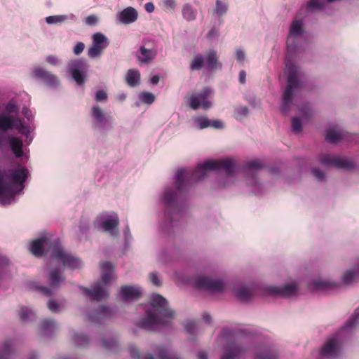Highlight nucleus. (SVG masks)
<instances>
[{"label":"nucleus","mask_w":359,"mask_h":359,"mask_svg":"<svg viewBox=\"0 0 359 359\" xmlns=\"http://www.w3.org/2000/svg\"><path fill=\"white\" fill-rule=\"evenodd\" d=\"M212 170L224 172V176L218 182L219 188L234 184L236 163L231 158L208 161L198 164L193 171L187 169L177 170L174 182L165 187L161 196V201L165 206L163 212L158 215V227L162 232L168 233L179 225L184 212L183 202L191 185L203 180Z\"/></svg>","instance_id":"nucleus-1"},{"label":"nucleus","mask_w":359,"mask_h":359,"mask_svg":"<svg viewBox=\"0 0 359 359\" xmlns=\"http://www.w3.org/2000/svg\"><path fill=\"white\" fill-rule=\"evenodd\" d=\"M305 39L304 20L294 18L292 22L287 39V52L293 55L302 49V43ZM285 76L287 80L286 87L283 93L280 109L287 114L295 104L299 90L304 87L306 77L300 67L289 58H285Z\"/></svg>","instance_id":"nucleus-2"},{"label":"nucleus","mask_w":359,"mask_h":359,"mask_svg":"<svg viewBox=\"0 0 359 359\" xmlns=\"http://www.w3.org/2000/svg\"><path fill=\"white\" fill-rule=\"evenodd\" d=\"M29 251L37 257H41L45 251L50 252L51 264L60 262L71 270L81 269L83 266V262L79 257L65 251L59 239L52 236L46 234L33 240L30 243Z\"/></svg>","instance_id":"nucleus-3"},{"label":"nucleus","mask_w":359,"mask_h":359,"mask_svg":"<svg viewBox=\"0 0 359 359\" xmlns=\"http://www.w3.org/2000/svg\"><path fill=\"white\" fill-rule=\"evenodd\" d=\"M28 170L20 165L15 168L0 169V203L9 205L15 203L23 194Z\"/></svg>","instance_id":"nucleus-4"},{"label":"nucleus","mask_w":359,"mask_h":359,"mask_svg":"<svg viewBox=\"0 0 359 359\" xmlns=\"http://www.w3.org/2000/svg\"><path fill=\"white\" fill-rule=\"evenodd\" d=\"M248 334L243 330L223 328L220 334L223 351L221 359H241L243 357L252 347Z\"/></svg>","instance_id":"nucleus-5"},{"label":"nucleus","mask_w":359,"mask_h":359,"mask_svg":"<svg viewBox=\"0 0 359 359\" xmlns=\"http://www.w3.org/2000/svg\"><path fill=\"white\" fill-rule=\"evenodd\" d=\"M150 306L137 325L144 330H154L158 325H168L175 318V312L169 308L168 301L158 294L150 297Z\"/></svg>","instance_id":"nucleus-6"},{"label":"nucleus","mask_w":359,"mask_h":359,"mask_svg":"<svg viewBox=\"0 0 359 359\" xmlns=\"http://www.w3.org/2000/svg\"><path fill=\"white\" fill-rule=\"evenodd\" d=\"M20 108L14 100H9L4 107L0 113V147L3 145L2 134L14 129L26 137V142L29 144L32 138L29 136L32 130L30 125H27L18 116Z\"/></svg>","instance_id":"nucleus-7"},{"label":"nucleus","mask_w":359,"mask_h":359,"mask_svg":"<svg viewBox=\"0 0 359 359\" xmlns=\"http://www.w3.org/2000/svg\"><path fill=\"white\" fill-rule=\"evenodd\" d=\"M358 319L359 313L355 311L339 332L325 343L320 351L322 358L332 359L337 358L341 354V341L352 333L358 324Z\"/></svg>","instance_id":"nucleus-8"},{"label":"nucleus","mask_w":359,"mask_h":359,"mask_svg":"<svg viewBox=\"0 0 359 359\" xmlns=\"http://www.w3.org/2000/svg\"><path fill=\"white\" fill-rule=\"evenodd\" d=\"M102 278L91 285V289L80 286L83 294L86 297L94 301H101L108 297L109 284L112 278L113 266L110 262H105L101 264Z\"/></svg>","instance_id":"nucleus-9"},{"label":"nucleus","mask_w":359,"mask_h":359,"mask_svg":"<svg viewBox=\"0 0 359 359\" xmlns=\"http://www.w3.org/2000/svg\"><path fill=\"white\" fill-rule=\"evenodd\" d=\"M264 167L259 160H253L245 163L243 168L245 183L250 191L255 194L263 193V185L259 181L258 172Z\"/></svg>","instance_id":"nucleus-10"},{"label":"nucleus","mask_w":359,"mask_h":359,"mask_svg":"<svg viewBox=\"0 0 359 359\" xmlns=\"http://www.w3.org/2000/svg\"><path fill=\"white\" fill-rule=\"evenodd\" d=\"M61 264L65 266L60 262H55L51 264V259L49 262L48 275L47 277L48 286H41L39 287V290L46 295H53L65 281V277L62 275V271L55 265ZM68 269H69L68 267Z\"/></svg>","instance_id":"nucleus-11"},{"label":"nucleus","mask_w":359,"mask_h":359,"mask_svg":"<svg viewBox=\"0 0 359 359\" xmlns=\"http://www.w3.org/2000/svg\"><path fill=\"white\" fill-rule=\"evenodd\" d=\"M194 285L197 289L205 290L211 294L223 292L226 286V283L223 279L210 276L195 278Z\"/></svg>","instance_id":"nucleus-12"},{"label":"nucleus","mask_w":359,"mask_h":359,"mask_svg":"<svg viewBox=\"0 0 359 359\" xmlns=\"http://www.w3.org/2000/svg\"><path fill=\"white\" fill-rule=\"evenodd\" d=\"M119 224L118 215L114 212H104L98 215L95 221V227L109 232L111 236L118 235L117 227Z\"/></svg>","instance_id":"nucleus-13"},{"label":"nucleus","mask_w":359,"mask_h":359,"mask_svg":"<svg viewBox=\"0 0 359 359\" xmlns=\"http://www.w3.org/2000/svg\"><path fill=\"white\" fill-rule=\"evenodd\" d=\"M91 115L93 118L94 128L97 131L104 134L112 129V116L105 114L98 105L93 106Z\"/></svg>","instance_id":"nucleus-14"},{"label":"nucleus","mask_w":359,"mask_h":359,"mask_svg":"<svg viewBox=\"0 0 359 359\" xmlns=\"http://www.w3.org/2000/svg\"><path fill=\"white\" fill-rule=\"evenodd\" d=\"M320 161L325 166H334L344 170H353L356 167L355 162L351 158L339 156L324 154L320 156Z\"/></svg>","instance_id":"nucleus-15"},{"label":"nucleus","mask_w":359,"mask_h":359,"mask_svg":"<svg viewBox=\"0 0 359 359\" xmlns=\"http://www.w3.org/2000/svg\"><path fill=\"white\" fill-rule=\"evenodd\" d=\"M109 45L108 38L101 32H96L92 36V44L88 49V55L90 58L100 57L104 50Z\"/></svg>","instance_id":"nucleus-16"},{"label":"nucleus","mask_w":359,"mask_h":359,"mask_svg":"<svg viewBox=\"0 0 359 359\" xmlns=\"http://www.w3.org/2000/svg\"><path fill=\"white\" fill-rule=\"evenodd\" d=\"M158 51L149 41H143L142 44L135 53L137 60L140 65L151 63L156 57Z\"/></svg>","instance_id":"nucleus-17"},{"label":"nucleus","mask_w":359,"mask_h":359,"mask_svg":"<svg viewBox=\"0 0 359 359\" xmlns=\"http://www.w3.org/2000/svg\"><path fill=\"white\" fill-rule=\"evenodd\" d=\"M86 69V62L81 59H75L71 60L67 64L68 72L72 75L73 79L79 86H82L85 83Z\"/></svg>","instance_id":"nucleus-18"},{"label":"nucleus","mask_w":359,"mask_h":359,"mask_svg":"<svg viewBox=\"0 0 359 359\" xmlns=\"http://www.w3.org/2000/svg\"><path fill=\"white\" fill-rule=\"evenodd\" d=\"M212 90L209 88H205L201 92L192 95L189 99V106L193 109H197L199 107L205 110L212 107L211 102L208 100Z\"/></svg>","instance_id":"nucleus-19"},{"label":"nucleus","mask_w":359,"mask_h":359,"mask_svg":"<svg viewBox=\"0 0 359 359\" xmlns=\"http://www.w3.org/2000/svg\"><path fill=\"white\" fill-rule=\"evenodd\" d=\"M299 283L297 280H292L282 286H271L268 288L269 293L284 297L296 296L298 293Z\"/></svg>","instance_id":"nucleus-20"},{"label":"nucleus","mask_w":359,"mask_h":359,"mask_svg":"<svg viewBox=\"0 0 359 359\" xmlns=\"http://www.w3.org/2000/svg\"><path fill=\"white\" fill-rule=\"evenodd\" d=\"M33 76L43 81L51 88H56L60 86V80L57 76L50 72L39 67H34L32 70Z\"/></svg>","instance_id":"nucleus-21"},{"label":"nucleus","mask_w":359,"mask_h":359,"mask_svg":"<svg viewBox=\"0 0 359 359\" xmlns=\"http://www.w3.org/2000/svg\"><path fill=\"white\" fill-rule=\"evenodd\" d=\"M114 314V311L107 306H100L97 309L92 310L88 313V318L93 323H102L109 318Z\"/></svg>","instance_id":"nucleus-22"},{"label":"nucleus","mask_w":359,"mask_h":359,"mask_svg":"<svg viewBox=\"0 0 359 359\" xmlns=\"http://www.w3.org/2000/svg\"><path fill=\"white\" fill-rule=\"evenodd\" d=\"M229 4L228 0H215V6L212 9V17L219 25L222 24V18L228 13Z\"/></svg>","instance_id":"nucleus-23"},{"label":"nucleus","mask_w":359,"mask_h":359,"mask_svg":"<svg viewBox=\"0 0 359 359\" xmlns=\"http://www.w3.org/2000/svg\"><path fill=\"white\" fill-rule=\"evenodd\" d=\"M254 285L239 283L236 285L233 292L236 297L242 302L248 301L253 296Z\"/></svg>","instance_id":"nucleus-24"},{"label":"nucleus","mask_w":359,"mask_h":359,"mask_svg":"<svg viewBox=\"0 0 359 359\" xmlns=\"http://www.w3.org/2000/svg\"><path fill=\"white\" fill-rule=\"evenodd\" d=\"M142 290L138 286L124 285L121 287L119 295L123 302H131L139 299Z\"/></svg>","instance_id":"nucleus-25"},{"label":"nucleus","mask_w":359,"mask_h":359,"mask_svg":"<svg viewBox=\"0 0 359 359\" xmlns=\"http://www.w3.org/2000/svg\"><path fill=\"white\" fill-rule=\"evenodd\" d=\"M338 283L327 280L316 279L309 283V287L315 291H326L337 287Z\"/></svg>","instance_id":"nucleus-26"},{"label":"nucleus","mask_w":359,"mask_h":359,"mask_svg":"<svg viewBox=\"0 0 359 359\" xmlns=\"http://www.w3.org/2000/svg\"><path fill=\"white\" fill-rule=\"evenodd\" d=\"M137 12L133 7H128L117 14V18L120 23L128 25L134 22L137 19Z\"/></svg>","instance_id":"nucleus-27"},{"label":"nucleus","mask_w":359,"mask_h":359,"mask_svg":"<svg viewBox=\"0 0 359 359\" xmlns=\"http://www.w3.org/2000/svg\"><path fill=\"white\" fill-rule=\"evenodd\" d=\"M76 16L73 13L65 15H50L45 18V21L48 25H61L65 22H76Z\"/></svg>","instance_id":"nucleus-28"},{"label":"nucleus","mask_w":359,"mask_h":359,"mask_svg":"<svg viewBox=\"0 0 359 359\" xmlns=\"http://www.w3.org/2000/svg\"><path fill=\"white\" fill-rule=\"evenodd\" d=\"M58 328L56 321L52 319H46L40 325L39 334L43 337H48L53 334Z\"/></svg>","instance_id":"nucleus-29"},{"label":"nucleus","mask_w":359,"mask_h":359,"mask_svg":"<svg viewBox=\"0 0 359 359\" xmlns=\"http://www.w3.org/2000/svg\"><path fill=\"white\" fill-rule=\"evenodd\" d=\"M278 351L271 346H262L256 352L255 359H278Z\"/></svg>","instance_id":"nucleus-30"},{"label":"nucleus","mask_w":359,"mask_h":359,"mask_svg":"<svg viewBox=\"0 0 359 359\" xmlns=\"http://www.w3.org/2000/svg\"><path fill=\"white\" fill-rule=\"evenodd\" d=\"M344 138V132L337 128H328L325 133L326 141L332 144L338 143Z\"/></svg>","instance_id":"nucleus-31"},{"label":"nucleus","mask_w":359,"mask_h":359,"mask_svg":"<svg viewBox=\"0 0 359 359\" xmlns=\"http://www.w3.org/2000/svg\"><path fill=\"white\" fill-rule=\"evenodd\" d=\"M8 143L12 152L16 158L22 157L24 154L22 150L23 142L17 137L10 136L8 137Z\"/></svg>","instance_id":"nucleus-32"},{"label":"nucleus","mask_w":359,"mask_h":359,"mask_svg":"<svg viewBox=\"0 0 359 359\" xmlns=\"http://www.w3.org/2000/svg\"><path fill=\"white\" fill-rule=\"evenodd\" d=\"M100 344L105 349L115 351L118 348V338L114 335H107L100 339Z\"/></svg>","instance_id":"nucleus-33"},{"label":"nucleus","mask_w":359,"mask_h":359,"mask_svg":"<svg viewBox=\"0 0 359 359\" xmlns=\"http://www.w3.org/2000/svg\"><path fill=\"white\" fill-rule=\"evenodd\" d=\"M330 3L327 0H309L306 4V9L311 13L322 11Z\"/></svg>","instance_id":"nucleus-34"},{"label":"nucleus","mask_w":359,"mask_h":359,"mask_svg":"<svg viewBox=\"0 0 359 359\" xmlns=\"http://www.w3.org/2000/svg\"><path fill=\"white\" fill-rule=\"evenodd\" d=\"M140 81V73L137 69H129L126 74V82L130 87L137 86Z\"/></svg>","instance_id":"nucleus-35"},{"label":"nucleus","mask_w":359,"mask_h":359,"mask_svg":"<svg viewBox=\"0 0 359 359\" xmlns=\"http://www.w3.org/2000/svg\"><path fill=\"white\" fill-rule=\"evenodd\" d=\"M72 341L75 346L79 347H85L89 344V339L86 334L76 331L73 332Z\"/></svg>","instance_id":"nucleus-36"},{"label":"nucleus","mask_w":359,"mask_h":359,"mask_svg":"<svg viewBox=\"0 0 359 359\" xmlns=\"http://www.w3.org/2000/svg\"><path fill=\"white\" fill-rule=\"evenodd\" d=\"M19 316L24 323L32 322L36 318L35 312L31 308L26 306L21 308Z\"/></svg>","instance_id":"nucleus-37"},{"label":"nucleus","mask_w":359,"mask_h":359,"mask_svg":"<svg viewBox=\"0 0 359 359\" xmlns=\"http://www.w3.org/2000/svg\"><path fill=\"white\" fill-rule=\"evenodd\" d=\"M160 359H180L171 348L158 346L155 351Z\"/></svg>","instance_id":"nucleus-38"},{"label":"nucleus","mask_w":359,"mask_h":359,"mask_svg":"<svg viewBox=\"0 0 359 359\" xmlns=\"http://www.w3.org/2000/svg\"><path fill=\"white\" fill-rule=\"evenodd\" d=\"M13 346V342L11 339L6 340L0 348V359H9Z\"/></svg>","instance_id":"nucleus-39"},{"label":"nucleus","mask_w":359,"mask_h":359,"mask_svg":"<svg viewBox=\"0 0 359 359\" xmlns=\"http://www.w3.org/2000/svg\"><path fill=\"white\" fill-rule=\"evenodd\" d=\"M183 18L187 21H193L196 18V11L189 4H185L182 9Z\"/></svg>","instance_id":"nucleus-40"},{"label":"nucleus","mask_w":359,"mask_h":359,"mask_svg":"<svg viewBox=\"0 0 359 359\" xmlns=\"http://www.w3.org/2000/svg\"><path fill=\"white\" fill-rule=\"evenodd\" d=\"M217 53L215 50H210L206 55L205 60L207 67L209 69H214L217 67Z\"/></svg>","instance_id":"nucleus-41"},{"label":"nucleus","mask_w":359,"mask_h":359,"mask_svg":"<svg viewBox=\"0 0 359 359\" xmlns=\"http://www.w3.org/2000/svg\"><path fill=\"white\" fill-rule=\"evenodd\" d=\"M298 111L302 118L309 119L313 116L314 111L309 103H304L298 107Z\"/></svg>","instance_id":"nucleus-42"},{"label":"nucleus","mask_w":359,"mask_h":359,"mask_svg":"<svg viewBox=\"0 0 359 359\" xmlns=\"http://www.w3.org/2000/svg\"><path fill=\"white\" fill-rule=\"evenodd\" d=\"M205 59L203 56L201 54H197L194 55L191 64L190 69L191 70H200L204 66Z\"/></svg>","instance_id":"nucleus-43"},{"label":"nucleus","mask_w":359,"mask_h":359,"mask_svg":"<svg viewBox=\"0 0 359 359\" xmlns=\"http://www.w3.org/2000/svg\"><path fill=\"white\" fill-rule=\"evenodd\" d=\"M357 273V271L353 269L345 271L341 278L343 283L345 285L351 284L355 280Z\"/></svg>","instance_id":"nucleus-44"},{"label":"nucleus","mask_w":359,"mask_h":359,"mask_svg":"<svg viewBox=\"0 0 359 359\" xmlns=\"http://www.w3.org/2000/svg\"><path fill=\"white\" fill-rule=\"evenodd\" d=\"M249 114V109L246 106H239L235 109L234 117L238 121L245 118Z\"/></svg>","instance_id":"nucleus-45"},{"label":"nucleus","mask_w":359,"mask_h":359,"mask_svg":"<svg viewBox=\"0 0 359 359\" xmlns=\"http://www.w3.org/2000/svg\"><path fill=\"white\" fill-rule=\"evenodd\" d=\"M139 100L144 104L151 105L156 99L155 95L149 92H142L138 95Z\"/></svg>","instance_id":"nucleus-46"},{"label":"nucleus","mask_w":359,"mask_h":359,"mask_svg":"<svg viewBox=\"0 0 359 359\" xmlns=\"http://www.w3.org/2000/svg\"><path fill=\"white\" fill-rule=\"evenodd\" d=\"M194 121L197 124L198 129H204L210 126V120L205 116H198L194 118Z\"/></svg>","instance_id":"nucleus-47"},{"label":"nucleus","mask_w":359,"mask_h":359,"mask_svg":"<svg viewBox=\"0 0 359 359\" xmlns=\"http://www.w3.org/2000/svg\"><path fill=\"white\" fill-rule=\"evenodd\" d=\"M302 128V123L299 118L294 116L292 118V130L295 133H300Z\"/></svg>","instance_id":"nucleus-48"},{"label":"nucleus","mask_w":359,"mask_h":359,"mask_svg":"<svg viewBox=\"0 0 359 359\" xmlns=\"http://www.w3.org/2000/svg\"><path fill=\"white\" fill-rule=\"evenodd\" d=\"M163 7L164 11L172 13L176 8L175 0H163Z\"/></svg>","instance_id":"nucleus-49"},{"label":"nucleus","mask_w":359,"mask_h":359,"mask_svg":"<svg viewBox=\"0 0 359 359\" xmlns=\"http://www.w3.org/2000/svg\"><path fill=\"white\" fill-rule=\"evenodd\" d=\"M47 306L53 313H59L61 311L60 305L54 299H50L47 303Z\"/></svg>","instance_id":"nucleus-50"},{"label":"nucleus","mask_w":359,"mask_h":359,"mask_svg":"<svg viewBox=\"0 0 359 359\" xmlns=\"http://www.w3.org/2000/svg\"><path fill=\"white\" fill-rule=\"evenodd\" d=\"M123 231V235H124L125 245L126 247H128L133 241V235L130 232L128 224H127L124 227Z\"/></svg>","instance_id":"nucleus-51"},{"label":"nucleus","mask_w":359,"mask_h":359,"mask_svg":"<svg viewBox=\"0 0 359 359\" xmlns=\"http://www.w3.org/2000/svg\"><path fill=\"white\" fill-rule=\"evenodd\" d=\"M149 278L151 283L156 286L160 287L162 285V282L159 278L158 274L156 272H151L149 275Z\"/></svg>","instance_id":"nucleus-52"},{"label":"nucleus","mask_w":359,"mask_h":359,"mask_svg":"<svg viewBox=\"0 0 359 359\" xmlns=\"http://www.w3.org/2000/svg\"><path fill=\"white\" fill-rule=\"evenodd\" d=\"M235 57L239 63H243L246 60V53L243 48H238L235 51Z\"/></svg>","instance_id":"nucleus-53"},{"label":"nucleus","mask_w":359,"mask_h":359,"mask_svg":"<svg viewBox=\"0 0 359 359\" xmlns=\"http://www.w3.org/2000/svg\"><path fill=\"white\" fill-rule=\"evenodd\" d=\"M46 62L53 67L59 66L61 64L60 60L54 55H49L46 56Z\"/></svg>","instance_id":"nucleus-54"},{"label":"nucleus","mask_w":359,"mask_h":359,"mask_svg":"<svg viewBox=\"0 0 359 359\" xmlns=\"http://www.w3.org/2000/svg\"><path fill=\"white\" fill-rule=\"evenodd\" d=\"M311 171H312V173L313 174V175L316 177V179L319 181H323L325 177V175L324 173V172H323L321 170H320L319 168H313L311 169Z\"/></svg>","instance_id":"nucleus-55"},{"label":"nucleus","mask_w":359,"mask_h":359,"mask_svg":"<svg viewBox=\"0 0 359 359\" xmlns=\"http://www.w3.org/2000/svg\"><path fill=\"white\" fill-rule=\"evenodd\" d=\"M95 100L97 102H106L107 100V95L104 90H99L95 93Z\"/></svg>","instance_id":"nucleus-56"},{"label":"nucleus","mask_w":359,"mask_h":359,"mask_svg":"<svg viewBox=\"0 0 359 359\" xmlns=\"http://www.w3.org/2000/svg\"><path fill=\"white\" fill-rule=\"evenodd\" d=\"M85 22L87 25L93 26L98 22V18L95 15H90L86 18Z\"/></svg>","instance_id":"nucleus-57"},{"label":"nucleus","mask_w":359,"mask_h":359,"mask_svg":"<svg viewBox=\"0 0 359 359\" xmlns=\"http://www.w3.org/2000/svg\"><path fill=\"white\" fill-rule=\"evenodd\" d=\"M85 45L83 42H77L73 48L74 55H80L84 50Z\"/></svg>","instance_id":"nucleus-58"},{"label":"nucleus","mask_w":359,"mask_h":359,"mask_svg":"<svg viewBox=\"0 0 359 359\" xmlns=\"http://www.w3.org/2000/svg\"><path fill=\"white\" fill-rule=\"evenodd\" d=\"M129 352L133 358L139 359L140 358L139 351L137 347L132 345L129 346Z\"/></svg>","instance_id":"nucleus-59"},{"label":"nucleus","mask_w":359,"mask_h":359,"mask_svg":"<svg viewBox=\"0 0 359 359\" xmlns=\"http://www.w3.org/2000/svg\"><path fill=\"white\" fill-rule=\"evenodd\" d=\"M90 228L89 222L88 221L81 222L79 229L81 233H86L88 231Z\"/></svg>","instance_id":"nucleus-60"},{"label":"nucleus","mask_w":359,"mask_h":359,"mask_svg":"<svg viewBox=\"0 0 359 359\" xmlns=\"http://www.w3.org/2000/svg\"><path fill=\"white\" fill-rule=\"evenodd\" d=\"M210 126L216 129H222L224 128V123L221 120L210 121Z\"/></svg>","instance_id":"nucleus-61"},{"label":"nucleus","mask_w":359,"mask_h":359,"mask_svg":"<svg viewBox=\"0 0 359 359\" xmlns=\"http://www.w3.org/2000/svg\"><path fill=\"white\" fill-rule=\"evenodd\" d=\"M238 80L241 84H244L246 82V72L244 70H241L238 73Z\"/></svg>","instance_id":"nucleus-62"},{"label":"nucleus","mask_w":359,"mask_h":359,"mask_svg":"<svg viewBox=\"0 0 359 359\" xmlns=\"http://www.w3.org/2000/svg\"><path fill=\"white\" fill-rule=\"evenodd\" d=\"M186 327V329L189 332V333H194L195 332V330H196V324L193 322H189L187 323V325H185Z\"/></svg>","instance_id":"nucleus-63"},{"label":"nucleus","mask_w":359,"mask_h":359,"mask_svg":"<svg viewBox=\"0 0 359 359\" xmlns=\"http://www.w3.org/2000/svg\"><path fill=\"white\" fill-rule=\"evenodd\" d=\"M144 8L148 13H152L154 11V5L151 2L147 3Z\"/></svg>","instance_id":"nucleus-64"}]
</instances>
